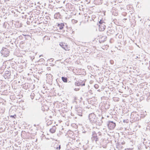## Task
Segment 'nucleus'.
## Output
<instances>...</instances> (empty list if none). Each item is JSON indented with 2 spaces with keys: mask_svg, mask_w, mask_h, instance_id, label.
<instances>
[{
  "mask_svg": "<svg viewBox=\"0 0 150 150\" xmlns=\"http://www.w3.org/2000/svg\"><path fill=\"white\" fill-rule=\"evenodd\" d=\"M101 132H98L96 133L95 131H93L92 132V137L91 140L93 142H95L97 144L99 143V140L101 138Z\"/></svg>",
  "mask_w": 150,
  "mask_h": 150,
  "instance_id": "obj_1",
  "label": "nucleus"
},
{
  "mask_svg": "<svg viewBox=\"0 0 150 150\" xmlns=\"http://www.w3.org/2000/svg\"><path fill=\"white\" fill-rule=\"evenodd\" d=\"M104 117L101 115H99L97 117H96L95 121V123H93V125H98L100 126L101 125L103 122L102 120Z\"/></svg>",
  "mask_w": 150,
  "mask_h": 150,
  "instance_id": "obj_2",
  "label": "nucleus"
},
{
  "mask_svg": "<svg viewBox=\"0 0 150 150\" xmlns=\"http://www.w3.org/2000/svg\"><path fill=\"white\" fill-rule=\"evenodd\" d=\"M1 52L3 57H6L9 56L10 52L7 48L3 47Z\"/></svg>",
  "mask_w": 150,
  "mask_h": 150,
  "instance_id": "obj_3",
  "label": "nucleus"
},
{
  "mask_svg": "<svg viewBox=\"0 0 150 150\" xmlns=\"http://www.w3.org/2000/svg\"><path fill=\"white\" fill-rule=\"evenodd\" d=\"M96 116L93 113L90 114L88 116V119L90 122L93 125V123H95Z\"/></svg>",
  "mask_w": 150,
  "mask_h": 150,
  "instance_id": "obj_4",
  "label": "nucleus"
},
{
  "mask_svg": "<svg viewBox=\"0 0 150 150\" xmlns=\"http://www.w3.org/2000/svg\"><path fill=\"white\" fill-rule=\"evenodd\" d=\"M131 118L135 121H137L139 120V117L138 114L136 112H132L131 115Z\"/></svg>",
  "mask_w": 150,
  "mask_h": 150,
  "instance_id": "obj_5",
  "label": "nucleus"
},
{
  "mask_svg": "<svg viewBox=\"0 0 150 150\" xmlns=\"http://www.w3.org/2000/svg\"><path fill=\"white\" fill-rule=\"evenodd\" d=\"M107 125L109 129H112L115 127L116 124L115 122L113 121H108Z\"/></svg>",
  "mask_w": 150,
  "mask_h": 150,
  "instance_id": "obj_6",
  "label": "nucleus"
},
{
  "mask_svg": "<svg viewBox=\"0 0 150 150\" xmlns=\"http://www.w3.org/2000/svg\"><path fill=\"white\" fill-rule=\"evenodd\" d=\"M75 109L77 114L80 116L82 115L83 109L82 108L76 107Z\"/></svg>",
  "mask_w": 150,
  "mask_h": 150,
  "instance_id": "obj_7",
  "label": "nucleus"
},
{
  "mask_svg": "<svg viewBox=\"0 0 150 150\" xmlns=\"http://www.w3.org/2000/svg\"><path fill=\"white\" fill-rule=\"evenodd\" d=\"M75 86H84L85 85V82L83 81L80 80L75 82Z\"/></svg>",
  "mask_w": 150,
  "mask_h": 150,
  "instance_id": "obj_8",
  "label": "nucleus"
},
{
  "mask_svg": "<svg viewBox=\"0 0 150 150\" xmlns=\"http://www.w3.org/2000/svg\"><path fill=\"white\" fill-rule=\"evenodd\" d=\"M108 30L107 31V33L108 35H109L110 34H114L115 31L113 27H109Z\"/></svg>",
  "mask_w": 150,
  "mask_h": 150,
  "instance_id": "obj_9",
  "label": "nucleus"
},
{
  "mask_svg": "<svg viewBox=\"0 0 150 150\" xmlns=\"http://www.w3.org/2000/svg\"><path fill=\"white\" fill-rule=\"evenodd\" d=\"M11 73L9 71H6L4 74L3 75V76L4 77L5 79H8L10 78Z\"/></svg>",
  "mask_w": 150,
  "mask_h": 150,
  "instance_id": "obj_10",
  "label": "nucleus"
},
{
  "mask_svg": "<svg viewBox=\"0 0 150 150\" xmlns=\"http://www.w3.org/2000/svg\"><path fill=\"white\" fill-rule=\"evenodd\" d=\"M105 23H102L100 25H99V29L101 31L104 30L106 26L105 25Z\"/></svg>",
  "mask_w": 150,
  "mask_h": 150,
  "instance_id": "obj_11",
  "label": "nucleus"
},
{
  "mask_svg": "<svg viewBox=\"0 0 150 150\" xmlns=\"http://www.w3.org/2000/svg\"><path fill=\"white\" fill-rule=\"evenodd\" d=\"M107 37L106 36H103L101 37L99 40V41L100 43L104 42L106 40Z\"/></svg>",
  "mask_w": 150,
  "mask_h": 150,
  "instance_id": "obj_12",
  "label": "nucleus"
},
{
  "mask_svg": "<svg viewBox=\"0 0 150 150\" xmlns=\"http://www.w3.org/2000/svg\"><path fill=\"white\" fill-rule=\"evenodd\" d=\"M54 18L56 19H59V18H61V16L60 15V14L59 12H58L57 13H55L54 14Z\"/></svg>",
  "mask_w": 150,
  "mask_h": 150,
  "instance_id": "obj_13",
  "label": "nucleus"
},
{
  "mask_svg": "<svg viewBox=\"0 0 150 150\" xmlns=\"http://www.w3.org/2000/svg\"><path fill=\"white\" fill-rule=\"evenodd\" d=\"M56 129V126H53L50 129V130L51 133H53L55 132Z\"/></svg>",
  "mask_w": 150,
  "mask_h": 150,
  "instance_id": "obj_14",
  "label": "nucleus"
},
{
  "mask_svg": "<svg viewBox=\"0 0 150 150\" xmlns=\"http://www.w3.org/2000/svg\"><path fill=\"white\" fill-rule=\"evenodd\" d=\"M23 87L24 89H27L29 87V83H25L23 84Z\"/></svg>",
  "mask_w": 150,
  "mask_h": 150,
  "instance_id": "obj_15",
  "label": "nucleus"
},
{
  "mask_svg": "<svg viewBox=\"0 0 150 150\" xmlns=\"http://www.w3.org/2000/svg\"><path fill=\"white\" fill-rule=\"evenodd\" d=\"M117 148L120 150H121L124 148V147L121 144H118L117 145Z\"/></svg>",
  "mask_w": 150,
  "mask_h": 150,
  "instance_id": "obj_16",
  "label": "nucleus"
},
{
  "mask_svg": "<svg viewBox=\"0 0 150 150\" xmlns=\"http://www.w3.org/2000/svg\"><path fill=\"white\" fill-rule=\"evenodd\" d=\"M64 25V23H61V24H58V26L59 27L60 30H61L63 29Z\"/></svg>",
  "mask_w": 150,
  "mask_h": 150,
  "instance_id": "obj_17",
  "label": "nucleus"
},
{
  "mask_svg": "<svg viewBox=\"0 0 150 150\" xmlns=\"http://www.w3.org/2000/svg\"><path fill=\"white\" fill-rule=\"evenodd\" d=\"M62 79L64 82L67 83V82L68 79L67 77L63 76L62 77Z\"/></svg>",
  "mask_w": 150,
  "mask_h": 150,
  "instance_id": "obj_18",
  "label": "nucleus"
},
{
  "mask_svg": "<svg viewBox=\"0 0 150 150\" xmlns=\"http://www.w3.org/2000/svg\"><path fill=\"white\" fill-rule=\"evenodd\" d=\"M54 148L57 150H60L61 148L60 145L57 144L56 146H54Z\"/></svg>",
  "mask_w": 150,
  "mask_h": 150,
  "instance_id": "obj_19",
  "label": "nucleus"
},
{
  "mask_svg": "<svg viewBox=\"0 0 150 150\" xmlns=\"http://www.w3.org/2000/svg\"><path fill=\"white\" fill-rule=\"evenodd\" d=\"M20 14V12L16 11V12H14V16L15 17H17Z\"/></svg>",
  "mask_w": 150,
  "mask_h": 150,
  "instance_id": "obj_20",
  "label": "nucleus"
},
{
  "mask_svg": "<svg viewBox=\"0 0 150 150\" xmlns=\"http://www.w3.org/2000/svg\"><path fill=\"white\" fill-rule=\"evenodd\" d=\"M35 94L33 92L30 95V96L31 97V98L32 99H33L34 98V97L35 96Z\"/></svg>",
  "mask_w": 150,
  "mask_h": 150,
  "instance_id": "obj_21",
  "label": "nucleus"
},
{
  "mask_svg": "<svg viewBox=\"0 0 150 150\" xmlns=\"http://www.w3.org/2000/svg\"><path fill=\"white\" fill-rule=\"evenodd\" d=\"M59 45L63 49H64V47H65V46H66V45H65V43H63L62 42L60 43Z\"/></svg>",
  "mask_w": 150,
  "mask_h": 150,
  "instance_id": "obj_22",
  "label": "nucleus"
},
{
  "mask_svg": "<svg viewBox=\"0 0 150 150\" xmlns=\"http://www.w3.org/2000/svg\"><path fill=\"white\" fill-rule=\"evenodd\" d=\"M52 121L51 120H48L47 121V125L49 126L52 124Z\"/></svg>",
  "mask_w": 150,
  "mask_h": 150,
  "instance_id": "obj_23",
  "label": "nucleus"
},
{
  "mask_svg": "<svg viewBox=\"0 0 150 150\" xmlns=\"http://www.w3.org/2000/svg\"><path fill=\"white\" fill-rule=\"evenodd\" d=\"M148 125H149L147 126V127H146V129H148L149 130H150V124H148Z\"/></svg>",
  "mask_w": 150,
  "mask_h": 150,
  "instance_id": "obj_24",
  "label": "nucleus"
},
{
  "mask_svg": "<svg viewBox=\"0 0 150 150\" xmlns=\"http://www.w3.org/2000/svg\"><path fill=\"white\" fill-rule=\"evenodd\" d=\"M94 87L96 89H97L99 87V86L97 84H95L94 85Z\"/></svg>",
  "mask_w": 150,
  "mask_h": 150,
  "instance_id": "obj_25",
  "label": "nucleus"
},
{
  "mask_svg": "<svg viewBox=\"0 0 150 150\" xmlns=\"http://www.w3.org/2000/svg\"><path fill=\"white\" fill-rule=\"evenodd\" d=\"M102 146L104 148L106 149L107 148V146L106 144L103 145H102Z\"/></svg>",
  "mask_w": 150,
  "mask_h": 150,
  "instance_id": "obj_26",
  "label": "nucleus"
},
{
  "mask_svg": "<svg viewBox=\"0 0 150 150\" xmlns=\"http://www.w3.org/2000/svg\"><path fill=\"white\" fill-rule=\"evenodd\" d=\"M65 47H64V49L65 50H69V48L67 47V46L66 45V46H65Z\"/></svg>",
  "mask_w": 150,
  "mask_h": 150,
  "instance_id": "obj_27",
  "label": "nucleus"
},
{
  "mask_svg": "<svg viewBox=\"0 0 150 150\" xmlns=\"http://www.w3.org/2000/svg\"><path fill=\"white\" fill-rule=\"evenodd\" d=\"M99 25H100L102 23H105L104 22H103V21H102L101 20H100L99 22Z\"/></svg>",
  "mask_w": 150,
  "mask_h": 150,
  "instance_id": "obj_28",
  "label": "nucleus"
},
{
  "mask_svg": "<svg viewBox=\"0 0 150 150\" xmlns=\"http://www.w3.org/2000/svg\"><path fill=\"white\" fill-rule=\"evenodd\" d=\"M110 63L111 64H114V61L113 60H110Z\"/></svg>",
  "mask_w": 150,
  "mask_h": 150,
  "instance_id": "obj_29",
  "label": "nucleus"
},
{
  "mask_svg": "<svg viewBox=\"0 0 150 150\" xmlns=\"http://www.w3.org/2000/svg\"><path fill=\"white\" fill-rule=\"evenodd\" d=\"M16 116V115H11L10 116V117L12 118H15V117Z\"/></svg>",
  "mask_w": 150,
  "mask_h": 150,
  "instance_id": "obj_30",
  "label": "nucleus"
},
{
  "mask_svg": "<svg viewBox=\"0 0 150 150\" xmlns=\"http://www.w3.org/2000/svg\"><path fill=\"white\" fill-rule=\"evenodd\" d=\"M49 61L50 62H52L53 61V59L52 58H51L49 59Z\"/></svg>",
  "mask_w": 150,
  "mask_h": 150,
  "instance_id": "obj_31",
  "label": "nucleus"
},
{
  "mask_svg": "<svg viewBox=\"0 0 150 150\" xmlns=\"http://www.w3.org/2000/svg\"><path fill=\"white\" fill-rule=\"evenodd\" d=\"M79 90V89L78 88H75L74 89V90L76 91H78Z\"/></svg>",
  "mask_w": 150,
  "mask_h": 150,
  "instance_id": "obj_32",
  "label": "nucleus"
},
{
  "mask_svg": "<svg viewBox=\"0 0 150 150\" xmlns=\"http://www.w3.org/2000/svg\"><path fill=\"white\" fill-rule=\"evenodd\" d=\"M9 1H10V0H5L4 1L5 2H6V3H7Z\"/></svg>",
  "mask_w": 150,
  "mask_h": 150,
  "instance_id": "obj_33",
  "label": "nucleus"
},
{
  "mask_svg": "<svg viewBox=\"0 0 150 150\" xmlns=\"http://www.w3.org/2000/svg\"><path fill=\"white\" fill-rule=\"evenodd\" d=\"M37 96H39V98L38 99H39V98H40V95L39 94H38V93H37Z\"/></svg>",
  "mask_w": 150,
  "mask_h": 150,
  "instance_id": "obj_34",
  "label": "nucleus"
},
{
  "mask_svg": "<svg viewBox=\"0 0 150 150\" xmlns=\"http://www.w3.org/2000/svg\"><path fill=\"white\" fill-rule=\"evenodd\" d=\"M73 21H74V22L75 23H77V21H76V20H73Z\"/></svg>",
  "mask_w": 150,
  "mask_h": 150,
  "instance_id": "obj_35",
  "label": "nucleus"
},
{
  "mask_svg": "<svg viewBox=\"0 0 150 150\" xmlns=\"http://www.w3.org/2000/svg\"><path fill=\"white\" fill-rule=\"evenodd\" d=\"M125 144V142H122L121 143V144L122 145Z\"/></svg>",
  "mask_w": 150,
  "mask_h": 150,
  "instance_id": "obj_36",
  "label": "nucleus"
},
{
  "mask_svg": "<svg viewBox=\"0 0 150 150\" xmlns=\"http://www.w3.org/2000/svg\"><path fill=\"white\" fill-rule=\"evenodd\" d=\"M25 131H23L22 132V134H21V135H22V133H25Z\"/></svg>",
  "mask_w": 150,
  "mask_h": 150,
  "instance_id": "obj_37",
  "label": "nucleus"
},
{
  "mask_svg": "<svg viewBox=\"0 0 150 150\" xmlns=\"http://www.w3.org/2000/svg\"><path fill=\"white\" fill-rule=\"evenodd\" d=\"M97 91H98L99 92H100L101 91L100 89H98Z\"/></svg>",
  "mask_w": 150,
  "mask_h": 150,
  "instance_id": "obj_38",
  "label": "nucleus"
},
{
  "mask_svg": "<svg viewBox=\"0 0 150 150\" xmlns=\"http://www.w3.org/2000/svg\"><path fill=\"white\" fill-rule=\"evenodd\" d=\"M130 149H125V150H129Z\"/></svg>",
  "mask_w": 150,
  "mask_h": 150,
  "instance_id": "obj_39",
  "label": "nucleus"
},
{
  "mask_svg": "<svg viewBox=\"0 0 150 150\" xmlns=\"http://www.w3.org/2000/svg\"><path fill=\"white\" fill-rule=\"evenodd\" d=\"M127 18H125V19H124V20H127Z\"/></svg>",
  "mask_w": 150,
  "mask_h": 150,
  "instance_id": "obj_40",
  "label": "nucleus"
},
{
  "mask_svg": "<svg viewBox=\"0 0 150 150\" xmlns=\"http://www.w3.org/2000/svg\"><path fill=\"white\" fill-rule=\"evenodd\" d=\"M35 99H36V100H38V98H36Z\"/></svg>",
  "mask_w": 150,
  "mask_h": 150,
  "instance_id": "obj_41",
  "label": "nucleus"
},
{
  "mask_svg": "<svg viewBox=\"0 0 150 150\" xmlns=\"http://www.w3.org/2000/svg\"><path fill=\"white\" fill-rule=\"evenodd\" d=\"M137 58H138V57L137 56Z\"/></svg>",
  "mask_w": 150,
  "mask_h": 150,
  "instance_id": "obj_42",
  "label": "nucleus"
},
{
  "mask_svg": "<svg viewBox=\"0 0 150 150\" xmlns=\"http://www.w3.org/2000/svg\"><path fill=\"white\" fill-rule=\"evenodd\" d=\"M129 150H132L131 149H130Z\"/></svg>",
  "mask_w": 150,
  "mask_h": 150,
  "instance_id": "obj_43",
  "label": "nucleus"
}]
</instances>
